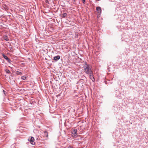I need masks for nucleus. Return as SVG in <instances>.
Returning <instances> with one entry per match:
<instances>
[{
	"label": "nucleus",
	"instance_id": "obj_1",
	"mask_svg": "<svg viewBox=\"0 0 148 148\" xmlns=\"http://www.w3.org/2000/svg\"><path fill=\"white\" fill-rule=\"evenodd\" d=\"M84 70L86 73L88 74L89 76H91L93 74V72L91 70V67L87 64L86 65Z\"/></svg>",
	"mask_w": 148,
	"mask_h": 148
},
{
	"label": "nucleus",
	"instance_id": "obj_2",
	"mask_svg": "<svg viewBox=\"0 0 148 148\" xmlns=\"http://www.w3.org/2000/svg\"><path fill=\"white\" fill-rule=\"evenodd\" d=\"M71 133L72 134V136L73 137H76L77 135V131L76 129H73L71 131Z\"/></svg>",
	"mask_w": 148,
	"mask_h": 148
},
{
	"label": "nucleus",
	"instance_id": "obj_3",
	"mask_svg": "<svg viewBox=\"0 0 148 148\" xmlns=\"http://www.w3.org/2000/svg\"><path fill=\"white\" fill-rule=\"evenodd\" d=\"M96 10L97 11L98 13L100 14L101 12V8L100 7H97L96 8Z\"/></svg>",
	"mask_w": 148,
	"mask_h": 148
},
{
	"label": "nucleus",
	"instance_id": "obj_4",
	"mask_svg": "<svg viewBox=\"0 0 148 148\" xmlns=\"http://www.w3.org/2000/svg\"><path fill=\"white\" fill-rule=\"evenodd\" d=\"M34 137H31L30 140V142L31 144L32 145H33L34 144Z\"/></svg>",
	"mask_w": 148,
	"mask_h": 148
},
{
	"label": "nucleus",
	"instance_id": "obj_5",
	"mask_svg": "<svg viewBox=\"0 0 148 148\" xmlns=\"http://www.w3.org/2000/svg\"><path fill=\"white\" fill-rule=\"evenodd\" d=\"M44 136L46 137L47 138H48V132L47 131H45L44 132Z\"/></svg>",
	"mask_w": 148,
	"mask_h": 148
},
{
	"label": "nucleus",
	"instance_id": "obj_6",
	"mask_svg": "<svg viewBox=\"0 0 148 148\" xmlns=\"http://www.w3.org/2000/svg\"><path fill=\"white\" fill-rule=\"evenodd\" d=\"M3 57L6 60H7L9 62H10V59L8 58L7 56H5L4 55H3Z\"/></svg>",
	"mask_w": 148,
	"mask_h": 148
},
{
	"label": "nucleus",
	"instance_id": "obj_7",
	"mask_svg": "<svg viewBox=\"0 0 148 148\" xmlns=\"http://www.w3.org/2000/svg\"><path fill=\"white\" fill-rule=\"evenodd\" d=\"M60 59V56H56L54 57V59L56 61H57Z\"/></svg>",
	"mask_w": 148,
	"mask_h": 148
},
{
	"label": "nucleus",
	"instance_id": "obj_8",
	"mask_svg": "<svg viewBox=\"0 0 148 148\" xmlns=\"http://www.w3.org/2000/svg\"><path fill=\"white\" fill-rule=\"evenodd\" d=\"M3 39L6 41H8L9 40L8 37L6 36H3Z\"/></svg>",
	"mask_w": 148,
	"mask_h": 148
},
{
	"label": "nucleus",
	"instance_id": "obj_9",
	"mask_svg": "<svg viewBox=\"0 0 148 148\" xmlns=\"http://www.w3.org/2000/svg\"><path fill=\"white\" fill-rule=\"evenodd\" d=\"M90 76V78L92 80L93 82H94L95 81V79L92 76V75L91 76Z\"/></svg>",
	"mask_w": 148,
	"mask_h": 148
},
{
	"label": "nucleus",
	"instance_id": "obj_10",
	"mask_svg": "<svg viewBox=\"0 0 148 148\" xmlns=\"http://www.w3.org/2000/svg\"><path fill=\"white\" fill-rule=\"evenodd\" d=\"M67 16V14L66 13H64L62 15V17L63 18H64L66 17Z\"/></svg>",
	"mask_w": 148,
	"mask_h": 148
},
{
	"label": "nucleus",
	"instance_id": "obj_11",
	"mask_svg": "<svg viewBox=\"0 0 148 148\" xmlns=\"http://www.w3.org/2000/svg\"><path fill=\"white\" fill-rule=\"evenodd\" d=\"M16 74L17 75H21V73L19 71H16Z\"/></svg>",
	"mask_w": 148,
	"mask_h": 148
},
{
	"label": "nucleus",
	"instance_id": "obj_12",
	"mask_svg": "<svg viewBox=\"0 0 148 148\" xmlns=\"http://www.w3.org/2000/svg\"><path fill=\"white\" fill-rule=\"evenodd\" d=\"M27 77L25 76H23L21 78L22 79L25 80L26 79Z\"/></svg>",
	"mask_w": 148,
	"mask_h": 148
},
{
	"label": "nucleus",
	"instance_id": "obj_13",
	"mask_svg": "<svg viewBox=\"0 0 148 148\" xmlns=\"http://www.w3.org/2000/svg\"><path fill=\"white\" fill-rule=\"evenodd\" d=\"M6 72L8 73H10V71L8 70H5Z\"/></svg>",
	"mask_w": 148,
	"mask_h": 148
},
{
	"label": "nucleus",
	"instance_id": "obj_14",
	"mask_svg": "<svg viewBox=\"0 0 148 148\" xmlns=\"http://www.w3.org/2000/svg\"><path fill=\"white\" fill-rule=\"evenodd\" d=\"M56 84H52V87H53V86L55 87V85H56Z\"/></svg>",
	"mask_w": 148,
	"mask_h": 148
},
{
	"label": "nucleus",
	"instance_id": "obj_15",
	"mask_svg": "<svg viewBox=\"0 0 148 148\" xmlns=\"http://www.w3.org/2000/svg\"><path fill=\"white\" fill-rule=\"evenodd\" d=\"M82 2L84 4H85V0H82Z\"/></svg>",
	"mask_w": 148,
	"mask_h": 148
},
{
	"label": "nucleus",
	"instance_id": "obj_16",
	"mask_svg": "<svg viewBox=\"0 0 148 148\" xmlns=\"http://www.w3.org/2000/svg\"><path fill=\"white\" fill-rule=\"evenodd\" d=\"M68 148H74L71 146H69L68 147Z\"/></svg>",
	"mask_w": 148,
	"mask_h": 148
},
{
	"label": "nucleus",
	"instance_id": "obj_17",
	"mask_svg": "<svg viewBox=\"0 0 148 148\" xmlns=\"http://www.w3.org/2000/svg\"><path fill=\"white\" fill-rule=\"evenodd\" d=\"M58 85V86L57 87V88H60V84H57Z\"/></svg>",
	"mask_w": 148,
	"mask_h": 148
},
{
	"label": "nucleus",
	"instance_id": "obj_18",
	"mask_svg": "<svg viewBox=\"0 0 148 148\" xmlns=\"http://www.w3.org/2000/svg\"><path fill=\"white\" fill-rule=\"evenodd\" d=\"M3 91L4 93V94L5 95V90H3Z\"/></svg>",
	"mask_w": 148,
	"mask_h": 148
}]
</instances>
